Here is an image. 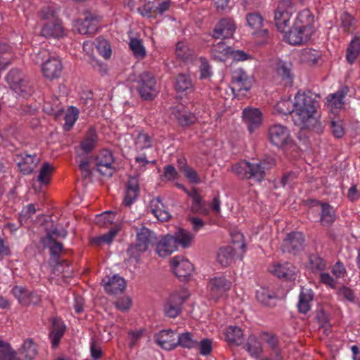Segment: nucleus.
I'll use <instances>...</instances> for the list:
<instances>
[{"label":"nucleus","mask_w":360,"mask_h":360,"mask_svg":"<svg viewBox=\"0 0 360 360\" xmlns=\"http://www.w3.org/2000/svg\"><path fill=\"white\" fill-rule=\"evenodd\" d=\"M32 60L36 63H41V70L43 76L52 81L60 77L63 69L61 60L51 55L49 51L41 49L38 53L31 55Z\"/></svg>","instance_id":"1"},{"label":"nucleus","mask_w":360,"mask_h":360,"mask_svg":"<svg viewBox=\"0 0 360 360\" xmlns=\"http://www.w3.org/2000/svg\"><path fill=\"white\" fill-rule=\"evenodd\" d=\"M274 165V161L262 160L257 163H250L246 161H240L233 165L232 172L240 179H253L261 181L264 179L266 170L269 169Z\"/></svg>","instance_id":"2"},{"label":"nucleus","mask_w":360,"mask_h":360,"mask_svg":"<svg viewBox=\"0 0 360 360\" xmlns=\"http://www.w3.org/2000/svg\"><path fill=\"white\" fill-rule=\"evenodd\" d=\"M6 81L10 88L18 96L27 98L33 92L32 86L23 73L18 69L9 71Z\"/></svg>","instance_id":"3"},{"label":"nucleus","mask_w":360,"mask_h":360,"mask_svg":"<svg viewBox=\"0 0 360 360\" xmlns=\"http://www.w3.org/2000/svg\"><path fill=\"white\" fill-rule=\"evenodd\" d=\"M295 8L291 0H280L274 13V21L277 29L286 33L290 28V20Z\"/></svg>","instance_id":"4"},{"label":"nucleus","mask_w":360,"mask_h":360,"mask_svg":"<svg viewBox=\"0 0 360 360\" xmlns=\"http://www.w3.org/2000/svg\"><path fill=\"white\" fill-rule=\"evenodd\" d=\"M136 89L141 98L146 101L153 100L158 94L156 79L153 74L143 72L136 79Z\"/></svg>","instance_id":"5"},{"label":"nucleus","mask_w":360,"mask_h":360,"mask_svg":"<svg viewBox=\"0 0 360 360\" xmlns=\"http://www.w3.org/2000/svg\"><path fill=\"white\" fill-rule=\"evenodd\" d=\"M268 139L270 143L278 147H291L293 141L288 128L281 124H274L268 128Z\"/></svg>","instance_id":"6"},{"label":"nucleus","mask_w":360,"mask_h":360,"mask_svg":"<svg viewBox=\"0 0 360 360\" xmlns=\"http://www.w3.org/2000/svg\"><path fill=\"white\" fill-rule=\"evenodd\" d=\"M156 237L155 233L145 226H142L137 229L136 241L134 246H131L129 252L134 254L135 251L139 253L145 252L155 241Z\"/></svg>","instance_id":"7"},{"label":"nucleus","mask_w":360,"mask_h":360,"mask_svg":"<svg viewBox=\"0 0 360 360\" xmlns=\"http://www.w3.org/2000/svg\"><path fill=\"white\" fill-rule=\"evenodd\" d=\"M209 296L214 301L224 297L231 288V282L224 276H216L209 281Z\"/></svg>","instance_id":"8"},{"label":"nucleus","mask_w":360,"mask_h":360,"mask_svg":"<svg viewBox=\"0 0 360 360\" xmlns=\"http://www.w3.org/2000/svg\"><path fill=\"white\" fill-rule=\"evenodd\" d=\"M252 86V82L248 75L241 69L233 72L231 88L234 94L240 96L250 90Z\"/></svg>","instance_id":"9"},{"label":"nucleus","mask_w":360,"mask_h":360,"mask_svg":"<svg viewBox=\"0 0 360 360\" xmlns=\"http://www.w3.org/2000/svg\"><path fill=\"white\" fill-rule=\"evenodd\" d=\"M114 158L112 153L108 150H101L96 157L95 164L97 170L105 176H111L115 172L112 166Z\"/></svg>","instance_id":"10"},{"label":"nucleus","mask_w":360,"mask_h":360,"mask_svg":"<svg viewBox=\"0 0 360 360\" xmlns=\"http://www.w3.org/2000/svg\"><path fill=\"white\" fill-rule=\"evenodd\" d=\"M236 29L234 20L231 18H222L216 24L212 33L215 39H227L233 36Z\"/></svg>","instance_id":"11"},{"label":"nucleus","mask_w":360,"mask_h":360,"mask_svg":"<svg viewBox=\"0 0 360 360\" xmlns=\"http://www.w3.org/2000/svg\"><path fill=\"white\" fill-rule=\"evenodd\" d=\"M186 299V297L180 292L171 294L164 306L165 315L169 318L176 317L181 311L182 304Z\"/></svg>","instance_id":"12"},{"label":"nucleus","mask_w":360,"mask_h":360,"mask_svg":"<svg viewBox=\"0 0 360 360\" xmlns=\"http://www.w3.org/2000/svg\"><path fill=\"white\" fill-rule=\"evenodd\" d=\"M316 111L293 107L292 118L297 126L301 128H310L316 120L314 117Z\"/></svg>","instance_id":"13"},{"label":"nucleus","mask_w":360,"mask_h":360,"mask_svg":"<svg viewBox=\"0 0 360 360\" xmlns=\"http://www.w3.org/2000/svg\"><path fill=\"white\" fill-rule=\"evenodd\" d=\"M304 242V236L300 232L288 233L283 241L282 250L283 252L295 254L301 250Z\"/></svg>","instance_id":"14"},{"label":"nucleus","mask_w":360,"mask_h":360,"mask_svg":"<svg viewBox=\"0 0 360 360\" xmlns=\"http://www.w3.org/2000/svg\"><path fill=\"white\" fill-rule=\"evenodd\" d=\"M15 160L20 172L25 175L31 174L39 162V158L35 154H20L16 156Z\"/></svg>","instance_id":"15"},{"label":"nucleus","mask_w":360,"mask_h":360,"mask_svg":"<svg viewBox=\"0 0 360 360\" xmlns=\"http://www.w3.org/2000/svg\"><path fill=\"white\" fill-rule=\"evenodd\" d=\"M242 117L250 133L258 129L262 122V113L258 108H245Z\"/></svg>","instance_id":"16"},{"label":"nucleus","mask_w":360,"mask_h":360,"mask_svg":"<svg viewBox=\"0 0 360 360\" xmlns=\"http://www.w3.org/2000/svg\"><path fill=\"white\" fill-rule=\"evenodd\" d=\"M171 266L179 278L189 276L193 270V264L188 259L179 257H175L172 259Z\"/></svg>","instance_id":"17"},{"label":"nucleus","mask_w":360,"mask_h":360,"mask_svg":"<svg viewBox=\"0 0 360 360\" xmlns=\"http://www.w3.org/2000/svg\"><path fill=\"white\" fill-rule=\"evenodd\" d=\"M156 342L162 349L172 350L177 347V334L172 330H162L155 336Z\"/></svg>","instance_id":"18"},{"label":"nucleus","mask_w":360,"mask_h":360,"mask_svg":"<svg viewBox=\"0 0 360 360\" xmlns=\"http://www.w3.org/2000/svg\"><path fill=\"white\" fill-rule=\"evenodd\" d=\"M139 192L140 187L138 177L129 176L122 204L126 207H130L138 198Z\"/></svg>","instance_id":"19"},{"label":"nucleus","mask_w":360,"mask_h":360,"mask_svg":"<svg viewBox=\"0 0 360 360\" xmlns=\"http://www.w3.org/2000/svg\"><path fill=\"white\" fill-rule=\"evenodd\" d=\"M101 283L109 294L121 293L126 288L124 279L117 275L104 278Z\"/></svg>","instance_id":"20"},{"label":"nucleus","mask_w":360,"mask_h":360,"mask_svg":"<svg viewBox=\"0 0 360 360\" xmlns=\"http://www.w3.org/2000/svg\"><path fill=\"white\" fill-rule=\"evenodd\" d=\"M314 15L311 11L304 9L298 13L293 25L312 34L314 32Z\"/></svg>","instance_id":"21"},{"label":"nucleus","mask_w":360,"mask_h":360,"mask_svg":"<svg viewBox=\"0 0 360 360\" xmlns=\"http://www.w3.org/2000/svg\"><path fill=\"white\" fill-rule=\"evenodd\" d=\"M269 271L280 278L290 281L295 278V268L288 262L272 264L269 266Z\"/></svg>","instance_id":"22"},{"label":"nucleus","mask_w":360,"mask_h":360,"mask_svg":"<svg viewBox=\"0 0 360 360\" xmlns=\"http://www.w3.org/2000/svg\"><path fill=\"white\" fill-rule=\"evenodd\" d=\"M177 250L176 241L170 235L165 236L157 243L156 252L160 257H166Z\"/></svg>","instance_id":"23"},{"label":"nucleus","mask_w":360,"mask_h":360,"mask_svg":"<svg viewBox=\"0 0 360 360\" xmlns=\"http://www.w3.org/2000/svg\"><path fill=\"white\" fill-rule=\"evenodd\" d=\"M41 33L46 38H60L63 36L64 30L60 21L58 18H53L44 23Z\"/></svg>","instance_id":"24"},{"label":"nucleus","mask_w":360,"mask_h":360,"mask_svg":"<svg viewBox=\"0 0 360 360\" xmlns=\"http://www.w3.org/2000/svg\"><path fill=\"white\" fill-rule=\"evenodd\" d=\"M311 36V34L307 33V31L304 29L298 28L294 25L285 33L288 42L292 45H300L305 43L310 39Z\"/></svg>","instance_id":"25"},{"label":"nucleus","mask_w":360,"mask_h":360,"mask_svg":"<svg viewBox=\"0 0 360 360\" xmlns=\"http://www.w3.org/2000/svg\"><path fill=\"white\" fill-rule=\"evenodd\" d=\"M348 92V87L343 86L334 94L328 95L326 98L328 108L333 111L342 109L345 105L344 99Z\"/></svg>","instance_id":"26"},{"label":"nucleus","mask_w":360,"mask_h":360,"mask_svg":"<svg viewBox=\"0 0 360 360\" xmlns=\"http://www.w3.org/2000/svg\"><path fill=\"white\" fill-rule=\"evenodd\" d=\"M179 188H181L187 194L192 198L191 210L192 212L207 215L208 210L205 207V203L202 201V196L198 193L195 188H192L191 191H188L184 186L179 185Z\"/></svg>","instance_id":"27"},{"label":"nucleus","mask_w":360,"mask_h":360,"mask_svg":"<svg viewBox=\"0 0 360 360\" xmlns=\"http://www.w3.org/2000/svg\"><path fill=\"white\" fill-rule=\"evenodd\" d=\"M148 209L160 221H166L171 218V214L162 203L160 197L153 198L150 202Z\"/></svg>","instance_id":"28"},{"label":"nucleus","mask_w":360,"mask_h":360,"mask_svg":"<svg viewBox=\"0 0 360 360\" xmlns=\"http://www.w3.org/2000/svg\"><path fill=\"white\" fill-rule=\"evenodd\" d=\"M172 116L181 126H188L195 122V117L182 105L174 107L172 110Z\"/></svg>","instance_id":"29"},{"label":"nucleus","mask_w":360,"mask_h":360,"mask_svg":"<svg viewBox=\"0 0 360 360\" xmlns=\"http://www.w3.org/2000/svg\"><path fill=\"white\" fill-rule=\"evenodd\" d=\"M37 354L36 344L32 339L24 341L20 349L18 352V360H33Z\"/></svg>","instance_id":"30"},{"label":"nucleus","mask_w":360,"mask_h":360,"mask_svg":"<svg viewBox=\"0 0 360 360\" xmlns=\"http://www.w3.org/2000/svg\"><path fill=\"white\" fill-rule=\"evenodd\" d=\"M318 102L311 96L304 94H297L295 96L293 107L304 110L316 111Z\"/></svg>","instance_id":"31"},{"label":"nucleus","mask_w":360,"mask_h":360,"mask_svg":"<svg viewBox=\"0 0 360 360\" xmlns=\"http://www.w3.org/2000/svg\"><path fill=\"white\" fill-rule=\"evenodd\" d=\"M75 27L81 34H93L98 30V22L93 18H86L84 20L77 21Z\"/></svg>","instance_id":"32"},{"label":"nucleus","mask_w":360,"mask_h":360,"mask_svg":"<svg viewBox=\"0 0 360 360\" xmlns=\"http://www.w3.org/2000/svg\"><path fill=\"white\" fill-rule=\"evenodd\" d=\"M98 142V135L94 128H90L85 134L82 141L80 143L81 149L88 153L91 152L96 146Z\"/></svg>","instance_id":"33"},{"label":"nucleus","mask_w":360,"mask_h":360,"mask_svg":"<svg viewBox=\"0 0 360 360\" xmlns=\"http://www.w3.org/2000/svg\"><path fill=\"white\" fill-rule=\"evenodd\" d=\"M65 330V326L60 319L56 318L53 319V328L49 335L53 347L55 348L58 345L60 339L64 335Z\"/></svg>","instance_id":"34"},{"label":"nucleus","mask_w":360,"mask_h":360,"mask_svg":"<svg viewBox=\"0 0 360 360\" xmlns=\"http://www.w3.org/2000/svg\"><path fill=\"white\" fill-rule=\"evenodd\" d=\"M314 294L311 290L302 289L299 295V302L297 303L298 310L300 313L307 314L311 309V303L313 300Z\"/></svg>","instance_id":"35"},{"label":"nucleus","mask_w":360,"mask_h":360,"mask_svg":"<svg viewBox=\"0 0 360 360\" xmlns=\"http://www.w3.org/2000/svg\"><path fill=\"white\" fill-rule=\"evenodd\" d=\"M245 19L248 27L253 30L255 32L260 31L264 34L267 33L266 29L262 30L264 25V18L260 13L257 12L249 13L246 15Z\"/></svg>","instance_id":"36"},{"label":"nucleus","mask_w":360,"mask_h":360,"mask_svg":"<svg viewBox=\"0 0 360 360\" xmlns=\"http://www.w3.org/2000/svg\"><path fill=\"white\" fill-rule=\"evenodd\" d=\"M231 47L227 46L224 41H219L214 44L211 49V56L213 59L223 61L229 57Z\"/></svg>","instance_id":"37"},{"label":"nucleus","mask_w":360,"mask_h":360,"mask_svg":"<svg viewBox=\"0 0 360 360\" xmlns=\"http://www.w3.org/2000/svg\"><path fill=\"white\" fill-rule=\"evenodd\" d=\"M262 340L267 344L271 350V355L274 360H281V349L278 346V339L271 334L263 333L261 336Z\"/></svg>","instance_id":"38"},{"label":"nucleus","mask_w":360,"mask_h":360,"mask_svg":"<svg viewBox=\"0 0 360 360\" xmlns=\"http://www.w3.org/2000/svg\"><path fill=\"white\" fill-rule=\"evenodd\" d=\"M226 340L228 342L240 345L243 342V333L240 328L236 326H229L225 332Z\"/></svg>","instance_id":"39"},{"label":"nucleus","mask_w":360,"mask_h":360,"mask_svg":"<svg viewBox=\"0 0 360 360\" xmlns=\"http://www.w3.org/2000/svg\"><path fill=\"white\" fill-rule=\"evenodd\" d=\"M234 255L233 248L231 246H225L219 249L217 259L222 266H227L232 262Z\"/></svg>","instance_id":"40"},{"label":"nucleus","mask_w":360,"mask_h":360,"mask_svg":"<svg viewBox=\"0 0 360 360\" xmlns=\"http://www.w3.org/2000/svg\"><path fill=\"white\" fill-rule=\"evenodd\" d=\"M245 348L251 356L255 358L259 357L263 351L262 343L253 335L248 337Z\"/></svg>","instance_id":"41"},{"label":"nucleus","mask_w":360,"mask_h":360,"mask_svg":"<svg viewBox=\"0 0 360 360\" xmlns=\"http://www.w3.org/2000/svg\"><path fill=\"white\" fill-rule=\"evenodd\" d=\"M94 44L91 41H84L83 44V50L86 53V54L89 56V63L92 65V67L101 72H106L105 66L102 63L96 60L92 56L93 51H94Z\"/></svg>","instance_id":"42"},{"label":"nucleus","mask_w":360,"mask_h":360,"mask_svg":"<svg viewBox=\"0 0 360 360\" xmlns=\"http://www.w3.org/2000/svg\"><path fill=\"white\" fill-rule=\"evenodd\" d=\"M320 222L323 226H329L335 220V210L329 204H321Z\"/></svg>","instance_id":"43"},{"label":"nucleus","mask_w":360,"mask_h":360,"mask_svg":"<svg viewBox=\"0 0 360 360\" xmlns=\"http://www.w3.org/2000/svg\"><path fill=\"white\" fill-rule=\"evenodd\" d=\"M176 342L177 346L186 349L196 348L198 345V340H195L193 338V335L189 332L177 335Z\"/></svg>","instance_id":"44"},{"label":"nucleus","mask_w":360,"mask_h":360,"mask_svg":"<svg viewBox=\"0 0 360 360\" xmlns=\"http://www.w3.org/2000/svg\"><path fill=\"white\" fill-rule=\"evenodd\" d=\"M360 54V38L354 37L349 43L346 58L347 61L352 64Z\"/></svg>","instance_id":"45"},{"label":"nucleus","mask_w":360,"mask_h":360,"mask_svg":"<svg viewBox=\"0 0 360 360\" xmlns=\"http://www.w3.org/2000/svg\"><path fill=\"white\" fill-rule=\"evenodd\" d=\"M18 352L11 345L3 340H0V360H18Z\"/></svg>","instance_id":"46"},{"label":"nucleus","mask_w":360,"mask_h":360,"mask_svg":"<svg viewBox=\"0 0 360 360\" xmlns=\"http://www.w3.org/2000/svg\"><path fill=\"white\" fill-rule=\"evenodd\" d=\"M175 53L176 57L181 60L189 61L192 60L194 51L191 49L186 43L179 41L176 44Z\"/></svg>","instance_id":"47"},{"label":"nucleus","mask_w":360,"mask_h":360,"mask_svg":"<svg viewBox=\"0 0 360 360\" xmlns=\"http://www.w3.org/2000/svg\"><path fill=\"white\" fill-rule=\"evenodd\" d=\"M54 167L49 162H44L37 177L41 185H48L50 183Z\"/></svg>","instance_id":"48"},{"label":"nucleus","mask_w":360,"mask_h":360,"mask_svg":"<svg viewBox=\"0 0 360 360\" xmlns=\"http://www.w3.org/2000/svg\"><path fill=\"white\" fill-rule=\"evenodd\" d=\"M79 112V110L75 107L71 106L68 108L64 117L65 123L63 128L65 131H69L72 128L78 119Z\"/></svg>","instance_id":"49"},{"label":"nucleus","mask_w":360,"mask_h":360,"mask_svg":"<svg viewBox=\"0 0 360 360\" xmlns=\"http://www.w3.org/2000/svg\"><path fill=\"white\" fill-rule=\"evenodd\" d=\"M173 237L176 241V246L180 245L184 248L189 247L193 239V235L184 229L177 231Z\"/></svg>","instance_id":"50"},{"label":"nucleus","mask_w":360,"mask_h":360,"mask_svg":"<svg viewBox=\"0 0 360 360\" xmlns=\"http://www.w3.org/2000/svg\"><path fill=\"white\" fill-rule=\"evenodd\" d=\"M11 48L4 42H0V69H4L11 63Z\"/></svg>","instance_id":"51"},{"label":"nucleus","mask_w":360,"mask_h":360,"mask_svg":"<svg viewBox=\"0 0 360 360\" xmlns=\"http://www.w3.org/2000/svg\"><path fill=\"white\" fill-rule=\"evenodd\" d=\"M301 60L304 63L308 64H316L318 60L321 58V53L319 51L311 49H304L301 52Z\"/></svg>","instance_id":"52"},{"label":"nucleus","mask_w":360,"mask_h":360,"mask_svg":"<svg viewBox=\"0 0 360 360\" xmlns=\"http://www.w3.org/2000/svg\"><path fill=\"white\" fill-rule=\"evenodd\" d=\"M130 49L134 56L138 59H143L146 56V49L142 44L141 40L132 38L129 43Z\"/></svg>","instance_id":"53"},{"label":"nucleus","mask_w":360,"mask_h":360,"mask_svg":"<svg viewBox=\"0 0 360 360\" xmlns=\"http://www.w3.org/2000/svg\"><path fill=\"white\" fill-rule=\"evenodd\" d=\"M11 293L18 300L19 303L22 306H27L28 297L30 291L22 286L15 285Z\"/></svg>","instance_id":"54"},{"label":"nucleus","mask_w":360,"mask_h":360,"mask_svg":"<svg viewBox=\"0 0 360 360\" xmlns=\"http://www.w3.org/2000/svg\"><path fill=\"white\" fill-rule=\"evenodd\" d=\"M66 231L64 230L58 231L56 228H53L46 232V236L41 238V243L44 246L49 245L51 243L56 240L57 238L66 236Z\"/></svg>","instance_id":"55"},{"label":"nucleus","mask_w":360,"mask_h":360,"mask_svg":"<svg viewBox=\"0 0 360 360\" xmlns=\"http://www.w3.org/2000/svg\"><path fill=\"white\" fill-rule=\"evenodd\" d=\"M309 269L313 271H321L326 267V262L325 260L318 255H311L309 257Z\"/></svg>","instance_id":"56"},{"label":"nucleus","mask_w":360,"mask_h":360,"mask_svg":"<svg viewBox=\"0 0 360 360\" xmlns=\"http://www.w3.org/2000/svg\"><path fill=\"white\" fill-rule=\"evenodd\" d=\"M96 48L98 53L105 59L110 58L112 53L110 46L108 41L103 38L98 37L96 39Z\"/></svg>","instance_id":"57"},{"label":"nucleus","mask_w":360,"mask_h":360,"mask_svg":"<svg viewBox=\"0 0 360 360\" xmlns=\"http://www.w3.org/2000/svg\"><path fill=\"white\" fill-rule=\"evenodd\" d=\"M153 139L148 134L143 132H140L135 141L136 148L138 150H143L151 147Z\"/></svg>","instance_id":"58"},{"label":"nucleus","mask_w":360,"mask_h":360,"mask_svg":"<svg viewBox=\"0 0 360 360\" xmlns=\"http://www.w3.org/2000/svg\"><path fill=\"white\" fill-rule=\"evenodd\" d=\"M192 87V82L188 76L180 74L177 76L175 88L178 91H185Z\"/></svg>","instance_id":"59"},{"label":"nucleus","mask_w":360,"mask_h":360,"mask_svg":"<svg viewBox=\"0 0 360 360\" xmlns=\"http://www.w3.org/2000/svg\"><path fill=\"white\" fill-rule=\"evenodd\" d=\"M257 300L263 304L269 305L270 301L275 297L273 292L265 288H261L256 292Z\"/></svg>","instance_id":"60"},{"label":"nucleus","mask_w":360,"mask_h":360,"mask_svg":"<svg viewBox=\"0 0 360 360\" xmlns=\"http://www.w3.org/2000/svg\"><path fill=\"white\" fill-rule=\"evenodd\" d=\"M293 104L290 100H282L276 103L275 110L277 112L283 115H288L292 113Z\"/></svg>","instance_id":"61"},{"label":"nucleus","mask_w":360,"mask_h":360,"mask_svg":"<svg viewBox=\"0 0 360 360\" xmlns=\"http://www.w3.org/2000/svg\"><path fill=\"white\" fill-rule=\"evenodd\" d=\"M138 12L143 17H155V1H148L138 8Z\"/></svg>","instance_id":"62"},{"label":"nucleus","mask_w":360,"mask_h":360,"mask_svg":"<svg viewBox=\"0 0 360 360\" xmlns=\"http://www.w3.org/2000/svg\"><path fill=\"white\" fill-rule=\"evenodd\" d=\"M332 134L336 138H342L345 135V124L343 121L338 119L330 122Z\"/></svg>","instance_id":"63"},{"label":"nucleus","mask_w":360,"mask_h":360,"mask_svg":"<svg viewBox=\"0 0 360 360\" xmlns=\"http://www.w3.org/2000/svg\"><path fill=\"white\" fill-rule=\"evenodd\" d=\"M275 70L277 75L281 77L282 79L290 78V68L288 63L278 61L276 65Z\"/></svg>","instance_id":"64"}]
</instances>
